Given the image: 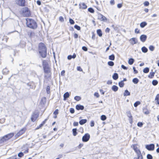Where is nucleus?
<instances>
[{
    "mask_svg": "<svg viewBox=\"0 0 159 159\" xmlns=\"http://www.w3.org/2000/svg\"><path fill=\"white\" fill-rule=\"evenodd\" d=\"M39 52L43 58H45L47 56V49L45 45L42 43L39 44Z\"/></svg>",
    "mask_w": 159,
    "mask_h": 159,
    "instance_id": "f257e3e1",
    "label": "nucleus"
},
{
    "mask_svg": "<svg viewBox=\"0 0 159 159\" xmlns=\"http://www.w3.org/2000/svg\"><path fill=\"white\" fill-rule=\"evenodd\" d=\"M27 26L31 29H34L37 27L36 22L34 20L31 19H26Z\"/></svg>",
    "mask_w": 159,
    "mask_h": 159,
    "instance_id": "f03ea898",
    "label": "nucleus"
},
{
    "mask_svg": "<svg viewBox=\"0 0 159 159\" xmlns=\"http://www.w3.org/2000/svg\"><path fill=\"white\" fill-rule=\"evenodd\" d=\"M14 135L13 133H11L8 134L0 139V144H2L5 142H6L9 139L11 138Z\"/></svg>",
    "mask_w": 159,
    "mask_h": 159,
    "instance_id": "7ed1b4c3",
    "label": "nucleus"
},
{
    "mask_svg": "<svg viewBox=\"0 0 159 159\" xmlns=\"http://www.w3.org/2000/svg\"><path fill=\"white\" fill-rule=\"evenodd\" d=\"M90 138V135L88 134H86L82 137V140L84 142H87L89 141Z\"/></svg>",
    "mask_w": 159,
    "mask_h": 159,
    "instance_id": "20e7f679",
    "label": "nucleus"
},
{
    "mask_svg": "<svg viewBox=\"0 0 159 159\" xmlns=\"http://www.w3.org/2000/svg\"><path fill=\"white\" fill-rule=\"evenodd\" d=\"M39 114L37 113L34 112L33 113L31 117V120L33 122L35 121L38 117Z\"/></svg>",
    "mask_w": 159,
    "mask_h": 159,
    "instance_id": "39448f33",
    "label": "nucleus"
},
{
    "mask_svg": "<svg viewBox=\"0 0 159 159\" xmlns=\"http://www.w3.org/2000/svg\"><path fill=\"white\" fill-rule=\"evenodd\" d=\"M145 148L149 151H153L154 149L155 145L153 144L147 145L145 146Z\"/></svg>",
    "mask_w": 159,
    "mask_h": 159,
    "instance_id": "423d86ee",
    "label": "nucleus"
},
{
    "mask_svg": "<svg viewBox=\"0 0 159 159\" xmlns=\"http://www.w3.org/2000/svg\"><path fill=\"white\" fill-rule=\"evenodd\" d=\"M25 0H16V3L19 6L23 7L25 6Z\"/></svg>",
    "mask_w": 159,
    "mask_h": 159,
    "instance_id": "0eeeda50",
    "label": "nucleus"
},
{
    "mask_svg": "<svg viewBox=\"0 0 159 159\" xmlns=\"http://www.w3.org/2000/svg\"><path fill=\"white\" fill-rule=\"evenodd\" d=\"M98 19L102 21H106L107 20L106 18L101 14L98 15Z\"/></svg>",
    "mask_w": 159,
    "mask_h": 159,
    "instance_id": "6e6552de",
    "label": "nucleus"
},
{
    "mask_svg": "<svg viewBox=\"0 0 159 159\" xmlns=\"http://www.w3.org/2000/svg\"><path fill=\"white\" fill-rule=\"evenodd\" d=\"M133 149L135 152L136 153L137 155H142L140 150L138 149L136 145H133Z\"/></svg>",
    "mask_w": 159,
    "mask_h": 159,
    "instance_id": "1a4fd4ad",
    "label": "nucleus"
},
{
    "mask_svg": "<svg viewBox=\"0 0 159 159\" xmlns=\"http://www.w3.org/2000/svg\"><path fill=\"white\" fill-rule=\"evenodd\" d=\"M127 116L129 118V122L131 124H132L133 122V118H132V116L131 115L130 111H128L127 112Z\"/></svg>",
    "mask_w": 159,
    "mask_h": 159,
    "instance_id": "9d476101",
    "label": "nucleus"
},
{
    "mask_svg": "<svg viewBox=\"0 0 159 159\" xmlns=\"http://www.w3.org/2000/svg\"><path fill=\"white\" fill-rule=\"evenodd\" d=\"M130 43L133 45L134 44H136L138 43V40L136 38H133L130 40Z\"/></svg>",
    "mask_w": 159,
    "mask_h": 159,
    "instance_id": "9b49d317",
    "label": "nucleus"
},
{
    "mask_svg": "<svg viewBox=\"0 0 159 159\" xmlns=\"http://www.w3.org/2000/svg\"><path fill=\"white\" fill-rule=\"evenodd\" d=\"M147 36L145 34H143L140 36V40L143 42H145L146 40Z\"/></svg>",
    "mask_w": 159,
    "mask_h": 159,
    "instance_id": "f8f14e48",
    "label": "nucleus"
},
{
    "mask_svg": "<svg viewBox=\"0 0 159 159\" xmlns=\"http://www.w3.org/2000/svg\"><path fill=\"white\" fill-rule=\"evenodd\" d=\"M26 129L25 128H23L21 129L17 134V136H20L23 134L25 131Z\"/></svg>",
    "mask_w": 159,
    "mask_h": 159,
    "instance_id": "ddd939ff",
    "label": "nucleus"
},
{
    "mask_svg": "<svg viewBox=\"0 0 159 159\" xmlns=\"http://www.w3.org/2000/svg\"><path fill=\"white\" fill-rule=\"evenodd\" d=\"M79 6L80 8L82 9H86L87 8V6L84 2L80 3Z\"/></svg>",
    "mask_w": 159,
    "mask_h": 159,
    "instance_id": "4468645a",
    "label": "nucleus"
},
{
    "mask_svg": "<svg viewBox=\"0 0 159 159\" xmlns=\"http://www.w3.org/2000/svg\"><path fill=\"white\" fill-rule=\"evenodd\" d=\"M76 108L78 110H83L84 108V107L83 106L80 105H77L76 106Z\"/></svg>",
    "mask_w": 159,
    "mask_h": 159,
    "instance_id": "2eb2a0df",
    "label": "nucleus"
},
{
    "mask_svg": "<svg viewBox=\"0 0 159 159\" xmlns=\"http://www.w3.org/2000/svg\"><path fill=\"white\" fill-rule=\"evenodd\" d=\"M43 68L45 73H48L50 72V68L48 66L43 67Z\"/></svg>",
    "mask_w": 159,
    "mask_h": 159,
    "instance_id": "dca6fc26",
    "label": "nucleus"
},
{
    "mask_svg": "<svg viewBox=\"0 0 159 159\" xmlns=\"http://www.w3.org/2000/svg\"><path fill=\"white\" fill-rule=\"evenodd\" d=\"M69 97V94L68 92H67L65 93L63 95L64 98L63 100L65 101L66 100L67 98Z\"/></svg>",
    "mask_w": 159,
    "mask_h": 159,
    "instance_id": "f3484780",
    "label": "nucleus"
},
{
    "mask_svg": "<svg viewBox=\"0 0 159 159\" xmlns=\"http://www.w3.org/2000/svg\"><path fill=\"white\" fill-rule=\"evenodd\" d=\"M76 57V54L74 53L73 55L72 56L71 55H70L68 56L67 57V59L69 60H70L71 59V58H75Z\"/></svg>",
    "mask_w": 159,
    "mask_h": 159,
    "instance_id": "a211bd4d",
    "label": "nucleus"
},
{
    "mask_svg": "<svg viewBox=\"0 0 159 159\" xmlns=\"http://www.w3.org/2000/svg\"><path fill=\"white\" fill-rule=\"evenodd\" d=\"M112 90L114 92L117 91L118 89V88L117 86L116 85H113L111 87Z\"/></svg>",
    "mask_w": 159,
    "mask_h": 159,
    "instance_id": "6ab92c4d",
    "label": "nucleus"
},
{
    "mask_svg": "<svg viewBox=\"0 0 159 159\" xmlns=\"http://www.w3.org/2000/svg\"><path fill=\"white\" fill-rule=\"evenodd\" d=\"M9 71L6 68L3 69L2 70V72L4 75H7L8 74Z\"/></svg>",
    "mask_w": 159,
    "mask_h": 159,
    "instance_id": "aec40b11",
    "label": "nucleus"
},
{
    "mask_svg": "<svg viewBox=\"0 0 159 159\" xmlns=\"http://www.w3.org/2000/svg\"><path fill=\"white\" fill-rule=\"evenodd\" d=\"M43 67L48 66V64L47 62L45 60L43 61Z\"/></svg>",
    "mask_w": 159,
    "mask_h": 159,
    "instance_id": "412c9836",
    "label": "nucleus"
},
{
    "mask_svg": "<svg viewBox=\"0 0 159 159\" xmlns=\"http://www.w3.org/2000/svg\"><path fill=\"white\" fill-rule=\"evenodd\" d=\"M97 34L99 37L102 36V34L101 30L100 29H98L97 30Z\"/></svg>",
    "mask_w": 159,
    "mask_h": 159,
    "instance_id": "4be33fe9",
    "label": "nucleus"
},
{
    "mask_svg": "<svg viewBox=\"0 0 159 159\" xmlns=\"http://www.w3.org/2000/svg\"><path fill=\"white\" fill-rule=\"evenodd\" d=\"M130 93L127 90H125V92L124 93V96H129L130 95Z\"/></svg>",
    "mask_w": 159,
    "mask_h": 159,
    "instance_id": "5701e85b",
    "label": "nucleus"
},
{
    "mask_svg": "<svg viewBox=\"0 0 159 159\" xmlns=\"http://www.w3.org/2000/svg\"><path fill=\"white\" fill-rule=\"evenodd\" d=\"M87 120L86 119H82L79 121V123L81 125H83L87 122Z\"/></svg>",
    "mask_w": 159,
    "mask_h": 159,
    "instance_id": "b1692460",
    "label": "nucleus"
},
{
    "mask_svg": "<svg viewBox=\"0 0 159 159\" xmlns=\"http://www.w3.org/2000/svg\"><path fill=\"white\" fill-rule=\"evenodd\" d=\"M112 78L114 80H116L118 78V74L117 73H115L112 76Z\"/></svg>",
    "mask_w": 159,
    "mask_h": 159,
    "instance_id": "393cba45",
    "label": "nucleus"
},
{
    "mask_svg": "<svg viewBox=\"0 0 159 159\" xmlns=\"http://www.w3.org/2000/svg\"><path fill=\"white\" fill-rule=\"evenodd\" d=\"M134 61V59L131 58H130L128 60V63L130 65H131L133 64Z\"/></svg>",
    "mask_w": 159,
    "mask_h": 159,
    "instance_id": "a878e982",
    "label": "nucleus"
},
{
    "mask_svg": "<svg viewBox=\"0 0 159 159\" xmlns=\"http://www.w3.org/2000/svg\"><path fill=\"white\" fill-rule=\"evenodd\" d=\"M147 25V23L146 22H143L140 24V26L143 28Z\"/></svg>",
    "mask_w": 159,
    "mask_h": 159,
    "instance_id": "bb28decb",
    "label": "nucleus"
},
{
    "mask_svg": "<svg viewBox=\"0 0 159 159\" xmlns=\"http://www.w3.org/2000/svg\"><path fill=\"white\" fill-rule=\"evenodd\" d=\"M132 82L135 84H137L139 82V80L137 78H134L133 79Z\"/></svg>",
    "mask_w": 159,
    "mask_h": 159,
    "instance_id": "cd10ccee",
    "label": "nucleus"
},
{
    "mask_svg": "<svg viewBox=\"0 0 159 159\" xmlns=\"http://www.w3.org/2000/svg\"><path fill=\"white\" fill-rule=\"evenodd\" d=\"M141 50L143 52L146 53L148 52V49L145 47H143L141 48Z\"/></svg>",
    "mask_w": 159,
    "mask_h": 159,
    "instance_id": "c85d7f7f",
    "label": "nucleus"
},
{
    "mask_svg": "<svg viewBox=\"0 0 159 159\" xmlns=\"http://www.w3.org/2000/svg\"><path fill=\"white\" fill-rule=\"evenodd\" d=\"M143 111L144 114L148 115L150 113L149 111L147 109L144 108L143 109Z\"/></svg>",
    "mask_w": 159,
    "mask_h": 159,
    "instance_id": "c756f323",
    "label": "nucleus"
},
{
    "mask_svg": "<svg viewBox=\"0 0 159 159\" xmlns=\"http://www.w3.org/2000/svg\"><path fill=\"white\" fill-rule=\"evenodd\" d=\"M155 72H150L149 75H148V77L150 78H152L154 76Z\"/></svg>",
    "mask_w": 159,
    "mask_h": 159,
    "instance_id": "7c9ffc66",
    "label": "nucleus"
},
{
    "mask_svg": "<svg viewBox=\"0 0 159 159\" xmlns=\"http://www.w3.org/2000/svg\"><path fill=\"white\" fill-rule=\"evenodd\" d=\"M149 68L148 67H146L143 70V72L144 73H147L149 72Z\"/></svg>",
    "mask_w": 159,
    "mask_h": 159,
    "instance_id": "2f4dec72",
    "label": "nucleus"
},
{
    "mask_svg": "<svg viewBox=\"0 0 159 159\" xmlns=\"http://www.w3.org/2000/svg\"><path fill=\"white\" fill-rule=\"evenodd\" d=\"M155 100L156 101L157 104H159V94L157 95Z\"/></svg>",
    "mask_w": 159,
    "mask_h": 159,
    "instance_id": "473e14b6",
    "label": "nucleus"
},
{
    "mask_svg": "<svg viewBox=\"0 0 159 159\" xmlns=\"http://www.w3.org/2000/svg\"><path fill=\"white\" fill-rule=\"evenodd\" d=\"M76 129H72L73 135L74 136H75L77 134Z\"/></svg>",
    "mask_w": 159,
    "mask_h": 159,
    "instance_id": "72a5a7b5",
    "label": "nucleus"
},
{
    "mask_svg": "<svg viewBox=\"0 0 159 159\" xmlns=\"http://www.w3.org/2000/svg\"><path fill=\"white\" fill-rule=\"evenodd\" d=\"M115 57L114 55L112 54L109 56V58L110 60L113 61L114 60Z\"/></svg>",
    "mask_w": 159,
    "mask_h": 159,
    "instance_id": "f704fd0d",
    "label": "nucleus"
},
{
    "mask_svg": "<svg viewBox=\"0 0 159 159\" xmlns=\"http://www.w3.org/2000/svg\"><path fill=\"white\" fill-rule=\"evenodd\" d=\"M124 83L123 82V81H121L119 83V85L120 87H123L124 86Z\"/></svg>",
    "mask_w": 159,
    "mask_h": 159,
    "instance_id": "c9c22d12",
    "label": "nucleus"
},
{
    "mask_svg": "<svg viewBox=\"0 0 159 159\" xmlns=\"http://www.w3.org/2000/svg\"><path fill=\"white\" fill-rule=\"evenodd\" d=\"M133 159H143V156L142 155H137V157H134Z\"/></svg>",
    "mask_w": 159,
    "mask_h": 159,
    "instance_id": "e433bc0d",
    "label": "nucleus"
},
{
    "mask_svg": "<svg viewBox=\"0 0 159 159\" xmlns=\"http://www.w3.org/2000/svg\"><path fill=\"white\" fill-rule=\"evenodd\" d=\"M74 99L77 101H79L81 99V98L80 96H76L74 98Z\"/></svg>",
    "mask_w": 159,
    "mask_h": 159,
    "instance_id": "4c0bfd02",
    "label": "nucleus"
},
{
    "mask_svg": "<svg viewBox=\"0 0 159 159\" xmlns=\"http://www.w3.org/2000/svg\"><path fill=\"white\" fill-rule=\"evenodd\" d=\"M152 84L153 85L155 86V85H156L157 84L158 82L157 80H154L152 81Z\"/></svg>",
    "mask_w": 159,
    "mask_h": 159,
    "instance_id": "58836bf2",
    "label": "nucleus"
},
{
    "mask_svg": "<svg viewBox=\"0 0 159 159\" xmlns=\"http://www.w3.org/2000/svg\"><path fill=\"white\" fill-rule=\"evenodd\" d=\"M140 104V102L139 101L136 102L134 104V106L135 107H137Z\"/></svg>",
    "mask_w": 159,
    "mask_h": 159,
    "instance_id": "ea45409f",
    "label": "nucleus"
},
{
    "mask_svg": "<svg viewBox=\"0 0 159 159\" xmlns=\"http://www.w3.org/2000/svg\"><path fill=\"white\" fill-rule=\"evenodd\" d=\"M101 120L104 121V120H105L106 119L107 117H106V116L105 115H102L101 116Z\"/></svg>",
    "mask_w": 159,
    "mask_h": 159,
    "instance_id": "a19ab883",
    "label": "nucleus"
},
{
    "mask_svg": "<svg viewBox=\"0 0 159 159\" xmlns=\"http://www.w3.org/2000/svg\"><path fill=\"white\" fill-rule=\"evenodd\" d=\"M108 64L109 66H113L114 65V63L112 61H109L108 62Z\"/></svg>",
    "mask_w": 159,
    "mask_h": 159,
    "instance_id": "79ce46f5",
    "label": "nucleus"
},
{
    "mask_svg": "<svg viewBox=\"0 0 159 159\" xmlns=\"http://www.w3.org/2000/svg\"><path fill=\"white\" fill-rule=\"evenodd\" d=\"M50 88L49 86H48L46 88L47 93L48 94H49L50 93Z\"/></svg>",
    "mask_w": 159,
    "mask_h": 159,
    "instance_id": "37998d69",
    "label": "nucleus"
},
{
    "mask_svg": "<svg viewBox=\"0 0 159 159\" xmlns=\"http://www.w3.org/2000/svg\"><path fill=\"white\" fill-rule=\"evenodd\" d=\"M88 10L89 12L93 13L94 12V11L93 9L92 8H89L88 9Z\"/></svg>",
    "mask_w": 159,
    "mask_h": 159,
    "instance_id": "c03bdc74",
    "label": "nucleus"
},
{
    "mask_svg": "<svg viewBox=\"0 0 159 159\" xmlns=\"http://www.w3.org/2000/svg\"><path fill=\"white\" fill-rule=\"evenodd\" d=\"M147 157L148 159H152V156L150 154H148L147 155Z\"/></svg>",
    "mask_w": 159,
    "mask_h": 159,
    "instance_id": "a18cd8bd",
    "label": "nucleus"
},
{
    "mask_svg": "<svg viewBox=\"0 0 159 159\" xmlns=\"http://www.w3.org/2000/svg\"><path fill=\"white\" fill-rule=\"evenodd\" d=\"M74 28L78 30H80V27L77 25H75L74 26Z\"/></svg>",
    "mask_w": 159,
    "mask_h": 159,
    "instance_id": "49530a36",
    "label": "nucleus"
},
{
    "mask_svg": "<svg viewBox=\"0 0 159 159\" xmlns=\"http://www.w3.org/2000/svg\"><path fill=\"white\" fill-rule=\"evenodd\" d=\"M59 20L61 22H63L64 21V19L62 16H60L59 17Z\"/></svg>",
    "mask_w": 159,
    "mask_h": 159,
    "instance_id": "de8ad7c7",
    "label": "nucleus"
},
{
    "mask_svg": "<svg viewBox=\"0 0 159 159\" xmlns=\"http://www.w3.org/2000/svg\"><path fill=\"white\" fill-rule=\"evenodd\" d=\"M154 47L152 45H151L149 47V49L151 51H153L154 50Z\"/></svg>",
    "mask_w": 159,
    "mask_h": 159,
    "instance_id": "09e8293b",
    "label": "nucleus"
},
{
    "mask_svg": "<svg viewBox=\"0 0 159 159\" xmlns=\"http://www.w3.org/2000/svg\"><path fill=\"white\" fill-rule=\"evenodd\" d=\"M69 22L70 24L72 25L74 24L75 23V22L74 20L71 18L69 19Z\"/></svg>",
    "mask_w": 159,
    "mask_h": 159,
    "instance_id": "8fccbe9b",
    "label": "nucleus"
},
{
    "mask_svg": "<svg viewBox=\"0 0 159 159\" xmlns=\"http://www.w3.org/2000/svg\"><path fill=\"white\" fill-rule=\"evenodd\" d=\"M29 36L30 37H32L33 36H34L35 35V33L33 32H30L29 34Z\"/></svg>",
    "mask_w": 159,
    "mask_h": 159,
    "instance_id": "3c124183",
    "label": "nucleus"
},
{
    "mask_svg": "<svg viewBox=\"0 0 159 159\" xmlns=\"http://www.w3.org/2000/svg\"><path fill=\"white\" fill-rule=\"evenodd\" d=\"M18 155L19 157H21L24 156V154L22 152H20L18 154Z\"/></svg>",
    "mask_w": 159,
    "mask_h": 159,
    "instance_id": "603ef678",
    "label": "nucleus"
},
{
    "mask_svg": "<svg viewBox=\"0 0 159 159\" xmlns=\"http://www.w3.org/2000/svg\"><path fill=\"white\" fill-rule=\"evenodd\" d=\"M144 5L145 6H148L149 5V2L148 1H145L144 2Z\"/></svg>",
    "mask_w": 159,
    "mask_h": 159,
    "instance_id": "864d4df0",
    "label": "nucleus"
},
{
    "mask_svg": "<svg viewBox=\"0 0 159 159\" xmlns=\"http://www.w3.org/2000/svg\"><path fill=\"white\" fill-rule=\"evenodd\" d=\"M143 125V124L142 122H139L137 124V125L139 127H142Z\"/></svg>",
    "mask_w": 159,
    "mask_h": 159,
    "instance_id": "5fc2aeb1",
    "label": "nucleus"
},
{
    "mask_svg": "<svg viewBox=\"0 0 159 159\" xmlns=\"http://www.w3.org/2000/svg\"><path fill=\"white\" fill-rule=\"evenodd\" d=\"M135 32L137 34H139L140 33V30L138 28H136L135 30Z\"/></svg>",
    "mask_w": 159,
    "mask_h": 159,
    "instance_id": "6e6d98bb",
    "label": "nucleus"
},
{
    "mask_svg": "<svg viewBox=\"0 0 159 159\" xmlns=\"http://www.w3.org/2000/svg\"><path fill=\"white\" fill-rule=\"evenodd\" d=\"M70 112L71 113H73L75 112V110L73 108H70Z\"/></svg>",
    "mask_w": 159,
    "mask_h": 159,
    "instance_id": "4d7b16f0",
    "label": "nucleus"
},
{
    "mask_svg": "<svg viewBox=\"0 0 159 159\" xmlns=\"http://www.w3.org/2000/svg\"><path fill=\"white\" fill-rule=\"evenodd\" d=\"M82 49L85 51H86L88 50L87 48L85 47V46H83L82 47Z\"/></svg>",
    "mask_w": 159,
    "mask_h": 159,
    "instance_id": "13d9d810",
    "label": "nucleus"
},
{
    "mask_svg": "<svg viewBox=\"0 0 159 159\" xmlns=\"http://www.w3.org/2000/svg\"><path fill=\"white\" fill-rule=\"evenodd\" d=\"M94 96H96L97 98H98L99 97V95L98 93L97 92H96L94 93Z\"/></svg>",
    "mask_w": 159,
    "mask_h": 159,
    "instance_id": "bf43d9fd",
    "label": "nucleus"
},
{
    "mask_svg": "<svg viewBox=\"0 0 159 159\" xmlns=\"http://www.w3.org/2000/svg\"><path fill=\"white\" fill-rule=\"evenodd\" d=\"M58 113V109H56L55 111L54 112L53 114L55 115H57Z\"/></svg>",
    "mask_w": 159,
    "mask_h": 159,
    "instance_id": "052dcab7",
    "label": "nucleus"
},
{
    "mask_svg": "<svg viewBox=\"0 0 159 159\" xmlns=\"http://www.w3.org/2000/svg\"><path fill=\"white\" fill-rule=\"evenodd\" d=\"M121 68L124 69V70H126L127 69V68L124 65H122L121 66Z\"/></svg>",
    "mask_w": 159,
    "mask_h": 159,
    "instance_id": "680f3d73",
    "label": "nucleus"
},
{
    "mask_svg": "<svg viewBox=\"0 0 159 159\" xmlns=\"http://www.w3.org/2000/svg\"><path fill=\"white\" fill-rule=\"evenodd\" d=\"M94 121H91V123H90V126L91 127H93L94 126Z\"/></svg>",
    "mask_w": 159,
    "mask_h": 159,
    "instance_id": "e2e57ef3",
    "label": "nucleus"
},
{
    "mask_svg": "<svg viewBox=\"0 0 159 159\" xmlns=\"http://www.w3.org/2000/svg\"><path fill=\"white\" fill-rule=\"evenodd\" d=\"M133 70H134V71L135 74H137V73H138V71L137 70H136L135 69V68L134 67H133Z\"/></svg>",
    "mask_w": 159,
    "mask_h": 159,
    "instance_id": "0e129e2a",
    "label": "nucleus"
},
{
    "mask_svg": "<svg viewBox=\"0 0 159 159\" xmlns=\"http://www.w3.org/2000/svg\"><path fill=\"white\" fill-rule=\"evenodd\" d=\"M77 69L78 70L80 71H82V69L81 68L80 66H78L77 68Z\"/></svg>",
    "mask_w": 159,
    "mask_h": 159,
    "instance_id": "69168bd1",
    "label": "nucleus"
},
{
    "mask_svg": "<svg viewBox=\"0 0 159 159\" xmlns=\"http://www.w3.org/2000/svg\"><path fill=\"white\" fill-rule=\"evenodd\" d=\"M110 3L111 5H113L115 4V1L114 0H111L110 1Z\"/></svg>",
    "mask_w": 159,
    "mask_h": 159,
    "instance_id": "338daca9",
    "label": "nucleus"
},
{
    "mask_svg": "<svg viewBox=\"0 0 159 159\" xmlns=\"http://www.w3.org/2000/svg\"><path fill=\"white\" fill-rule=\"evenodd\" d=\"M65 71L64 70H62L61 73V75L62 76H64L65 73Z\"/></svg>",
    "mask_w": 159,
    "mask_h": 159,
    "instance_id": "774afa93",
    "label": "nucleus"
}]
</instances>
